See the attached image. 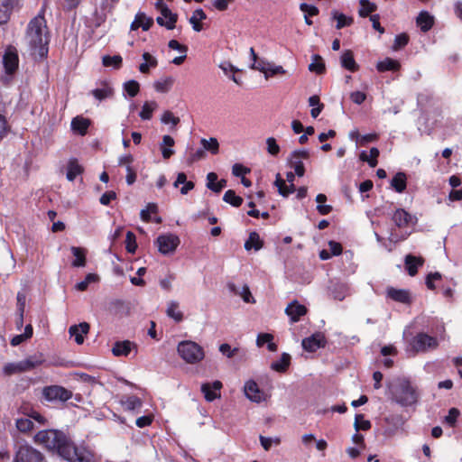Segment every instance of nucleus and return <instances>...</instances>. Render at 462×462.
<instances>
[{"label": "nucleus", "instance_id": "nucleus-39", "mask_svg": "<svg viewBox=\"0 0 462 462\" xmlns=\"http://www.w3.org/2000/svg\"><path fill=\"white\" fill-rule=\"evenodd\" d=\"M16 429L22 433H29L33 430V422L29 418H19L15 420Z\"/></svg>", "mask_w": 462, "mask_h": 462}, {"label": "nucleus", "instance_id": "nucleus-56", "mask_svg": "<svg viewBox=\"0 0 462 462\" xmlns=\"http://www.w3.org/2000/svg\"><path fill=\"white\" fill-rule=\"evenodd\" d=\"M267 152L272 156H277L280 152V146L278 145L274 137H268L266 139Z\"/></svg>", "mask_w": 462, "mask_h": 462}, {"label": "nucleus", "instance_id": "nucleus-10", "mask_svg": "<svg viewBox=\"0 0 462 462\" xmlns=\"http://www.w3.org/2000/svg\"><path fill=\"white\" fill-rule=\"evenodd\" d=\"M309 157L310 152L308 150H295L290 154L288 163L294 169L297 176L302 177L304 175L305 168L302 160L309 159Z\"/></svg>", "mask_w": 462, "mask_h": 462}, {"label": "nucleus", "instance_id": "nucleus-31", "mask_svg": "<svg viewBox=\"0 0 462 462\" xmlns=\"http://www.w3.org/2000/svg\"><path fill=\"white\" fill-rule=\"evenodd\" d=\"M263 246V242L260 238V236L256 232H251L248 239L245 243V248L247 251L254 249L255 251L260 250Z\"/></svg>", "mask_w": 462, "mask_h": 462}, {"label": "nucleus", "instance_id": "nucleus-42", "mask_svg": "<svg viewBox=\"0 0 462 462\" xmlns=\"http://www.w3.org/2000/svg\"><path fill=\"white\" fill-rule=\"evenodd\" d=\"M21 362H22L23 371L25 372V371L32 370V369L35 368L36 366L42 365L43 363V359L42 358V356H30Z\"/></svg>", "mask_w": 462, "mask_h": 462}, {"label": "nucleus", "instance_id": "nucleus-49", "mask_svg": "<svg viewBox=\"0 0 462 462\" xmlns=\"http://www.w3.org/2000/svg\"><path fill=\"white\" fill-rule=\"evenodd\" d=\"M102 62L106 67L113 66L116 69H119L122 65V57L120 55L104 56Z\"/></svg>", "mask_w": 462, "mask_h": 462}, {"label": "nucleus", "instance_id": "nucleus-29", "mask_svg": "<svg viewBox=\"0 0 462 462\" xmlns=\"http://www.w3.org/2000/svg\"><path fill=\"white\" fill-rule=\"evenodd\" d=\"M72 254L75 256V259L72 262L73 267H84L87 263L86 259V250L82 247L72 246L70 248Z\"/></svg>", "mask_w": 462, "mask_h": 462}, {"label": "nucleus", "instance_id": "nucleus-30", "mask_svg": "<svg viewBox=\"0 0 462 462\" xmlns=\"http://www.w3.org/2000/svg\"><path fill=\"white\" fill-rule=\"evenodd\" d=\"M206 18L207 14H205V12L201 8H199L193 12L189 21L195 32H200L203 29V27L199 22L205 20Z\"/></svg>", "mask_w": 462, "mask_h": 462}, {"label": "nucleus", "instance_id": "nucleus-27", "mask_svg": "<svg viewBox=\"0 0 462 462\" xmlns=\"http://www.w3.org/2000/svg\"><path fill=\"white\" fill-rule=\"evenodd\" d=\"M143 62L139 65V71L143 74H148L151 68H155L158 65V60L155 57L149 52L143 53Z\"/></svg>", "mask_w": 462, "mask_h": 462}, {"label": "nucleus", "instance_id": "nucleus-13", "mask_svg": "<svg viewBox=\"0 0 462 462\" xmlns=\"http://www.w3.org/2000/svg\"><path fill=\"white\" fill-rule=\"evenodd\" d=\"M308 312L306 306L294 300L285 309V314L290 318L291 323L300 321V318Z\"/></svg>", "mask_w": 462, "mask_h": 462}, {"label": "nucleus", "instance_id": "nucleus-61", "mask_svg": "<svg viewBox=\"0 0 462 462\" xmlns=\"http://www.w3.org/2000/svg\"><path fill=\"white\" fill-rule=\"evenodd\" d=\"M157 211V204H148L146 209H143L141 211V218L145 221H151V213H155Z\"/></svg>", "mask_w": 462, "mask_h": 462}, {"label": "nucleus", "instance_id": "nucleus-60", "mask_svg": "<svg viewBox=\"0 0 462 462\" xmlns=\"http://www.w3.org/2000/svg\"><path fill=\"white\" fill-rule=\"evenodd\" d=\"M153 415H143L136 419L135 424L138 428H144L150 426L153 421Z\"/></svg>", "mask_w": 462, "mask_h": 462}, {"label": "nucleus", "instance_id": "nucleus-25", "mask_svg": "<svg viewBox=\"0 0 462 462\" xmlns=\"http://www.w3.org/2000/svg\"><path fill=\"white\" fill-rule=\"evenodd\" d=\"M175 141L174 139L170 135H163L162 141L160 144V148L162 151V155L163 159L168 160L174 154V150L171 149V147L174 145Z\"/></svg>", "mask_w": 462, "mask_h": 462}, {"label": "nucleus", "instance_id": "nucleus-7", "mask_svg": "<svg viewBox=\"0 0 462 462\" xmlns=\"http://www.w3.org/2000/svg\"><path fill=\"white\" fill-rule=\"evenodd\" d=\"M156 8L161 12L162 16L156 18L159 25L166 27L168 30L175 28V23L178 20V14L171 11V9L162 1L155 4Z\"/></svg>", "mask_w": 462, "mask_h": 462}, {"label": "nucleus", "instance_id": "nucleus-62", "mask_svg": "<svg viewBox=\"0 0 462 462\" xmlns=\"http://www.w3.org/2000/svg\"><path fill=\"white\" fill-rule=\"evenodd\" d=\"M27 417L29 419H33L41 425H45L47 423V419L34 409H30V413H27Z\"/></svg>", "mask_w": 462, "mask_h": 462}, {"label": "nucleus", "instance_id": "nucleus-46", "mask_svg": "<svg viewBox=\"0 0 462 462\" xmlns=\"http://www.w3.org/2000/svg\"><path fill=\"white\" fill-rule=\"evenodd\" d=\"M355 429L356 431L359 430H368L371 429L372 424L369 420H365V416L363 414H356L355 418Z\"/></svg>", "mask_w": 462, "mask_h": 462}, {"label": "nucleus", "instance_id": "nucleus-45", "mask_svg": "<svg viewBox=\"0 0 462 462\" xmlns=\"http://www.w3.org/2000/svg\"><path fill=\"white\" fill-rule=\"evenodd\" d=\"M333 18L337 20V29H342L343 27L349 26L353 23V18L347 17L343 14L333 12Z\"/></svg>", "mask_w": 462, "mask_h": 462}, {"label": "nucleus", "instance_id": "nucleus-8", "mask_svg": "<svg viewBox=\"0 0 462 462\" xmlns=\"http://www.w3.org/2000/svg\"><path fill=\"white\" fill-rule=\"evenodd\" d=\"M155 244L162 254H169L175 252L180 245V238L173 234L161 235L157 237Z\"/></svg>", "mask_w": 462, "mask_h": 462}, {"label": "nucleus", "instance_id": "nucleus-35", "mask_svg": "<svg viewBox=\"0 0 462 462\" xmlns=\"http://www.w3.org/2000/svg\"><path fill=\"white\" fill-rule=\"evenodd\" d=\"M83 171V168L76 159H71L68 164L67 179L70 181Z\"/></svg>", "mask_w": 462, "mask_h": 462}, {"label": "nucleus", "instance_id": "nucleus-34", "mask_svg": "<svg viewBox=\"0 0 462 462\" xmlns=\"http://www.w3.org/2000/svg\"><path fill=\"white\" fill-rule=\"evenodd\" d=\"M173 83L174 79L172 77H166L155 81L153 87L157 92L166 93L171 88Z\"/></svg>", "mask_w": 462, "mask_h": 462}, {"label": "nucleus", "instance_id": "nucleus-6", "mask_svg": "<svg viewBox=\"0 0 462 462\" xmlns=\"http://www.w3.org/2000/svg\"><path fill=\"white\" fill-rule=\"evenodd\" d=\"M43 454L27 443L15 447L13 462H43Z\"/></svg>", "mask_w": 462, "mask_h": 462}, {"label": "nucleus", "instance_id": "nucleus-37", "mask_svg": "<svg viewBox=\"0 0 462 462\" xmlns=\"http://www.w3.org/2000/svg\"><path fill=\"white\" fill-rule=\"evenodd\" d=\"M309 70L317 74L325 72L326 67L321 56L318 54L312 56V62L309 65Z\"/></svg>", "mask_w": 462, "mask_h": 462}, {"label": "nucleus", "instance_id": "nucleus-26", "mask_svg": "<svg viewBox=\"0 0 462 462\" xmlns=\"http://www.w3.org/2000/svg\"><path fill=\"white\" fill-rule=\"evenodd\" d=\"M125 411H139L143 406V401L136 395H130L121 401Z\"/></svg>", "mask_w": 462, "mask_h": 462}, {"label": "nucleus", "instance_id": "nucleus-53", "mask_svg": "<svg viewBox=\"0 0 462 462\" xmlns=\"http://www.w3.org/2000/svg\"><path fill=\"white\" fill-rule=\"evenodd\" d=\"M124 88L127 94L132 97H135L140 90V85L135 80H129L125 82Z\"/></svg>", "mask_w": 462, "mask_h": 462}, {"label": "nucleus", "instance_id": "nucleus-19", "mask_svg": "<svg viewBox=\"0 0 462 462\" xmlns=\"http://www.w3.org/2000/svg\"><path fill=\"white\" fill-rule=\"evenodd\" d=\"M245 393L248 399L255 402L264 400L263 392L254 380H249L245 383Z\"/></svg>", "mask_w": 462, "mask_h": 462}, {"label": "nucleus", "instance_id": "nucleus-5", "mask_svg": "<svg viewBox=\"0 0 462 462\" xmlns=\"http://www.w3.org/2000/svg\"><path fill=\"white\" fill-rule=\"evenodd\" d=\"M177 351L180 356L188 364H197L205 357L203 347L190 340L179 343Z\"/></svg>", "mask_w": 462, "mask_h": 462}, {"label": "nucleus", "instance_id": "nucleus-38", "mask_svg": "<svg viewBox=\"0 0 462 462\" xmlns=\"http://www.w3.org/2000/svg\"><path fill=\"white\" fill-rule=\"evenodd\" d=\"M167 315L173 319L175 321L180 322L183 319V314L179 310V303L171 301L167 308Z\"/></svg>", "mask_w": 462, "mask_h": 462}, {"label": "nucleus", "instance_id": "nucleus-24", "mask_svg": "<svg viewBox=\"0 0 462 462\" xmlns=\"http://www.w3.org/2000/svg\"><path fill=\"white\" fill-rule=\"evenodd\" d=\"M416 23L422 32H428L433 26L434 17L428 12L422 11L419 14Z\"/></svg>", "mask_w": 462, "mask_h": 462}, {"label": "nucleus", "instance_id": "nucleus-43", "mask_svg": "<svg viewBox=\"0 0 462 462\" xmlns=\"http://www.w3.org/2000/svg\"><path fill=\"white\" fill-rule=\"evenodd\" d=\"M98 281V275L96 273H88L86 275L85 279L75 285L76 290L79 291H85L88 285L92 282H96Z\"/></svg>", "mask_w": 462, "mask_h": 462}, {"label": "nucleus", "instance_id": "nucleus-57", "mask_svg": "<svg viewBox=\"0 0 462 462\" xmlns=\"http://www.w3.org/2000/svg\"><path fill=\"white\" fill-rule=\"evenodd\" d=\"M270 63L266 60H261L259 61L254 62L251 65L252 69H257L263 73H264L265 78L268 79V69H269Z\"/></svg>", "mask_w": 462, "mask_h": 462}, {"label": "nucleus", "instance_id": "nucleus-11", "mask_svg": "<svg viewBox=\"0 0 462 462\" xmlns=\"http://www.w3.org/2000/svg\"><path fill=\"white\" fill-rule=\"evenodd\" d=\"M392 219L399 228L408 227L417 223V217L402 208L396 209Z\"/></svg>", "mask_w": 462, "mask_h": 462}, {"label": "nucleus", "instance_id": "nucleus-47", "mask_svg": "<svg viewBox=\"0 0 462 462\" xmlns=\"http://www.w3.org/2000/svg\"><path fill=\"white\" fill-rule=\"evenodd\" d=\"M125 249L130 254H134L137 249L136 237L132 231H127L126 233Z\"/></svg>", "mask_w": 462, "mask_h": 462}, {"label": "nucleus", "instance_id": "nucleus-21", "mask_svg": "<svg viewBox=\"0 0 462 462\" xmlns=\"http://www.w3.org/2000/svg\"><path fill=\"white\" fill-rule=\"evenodd\" d=\"M405 269L410 276H415L418 273V268L422 266L424 259L420 256L407 254L404 260Z\"/></svg>", "mask_w": 462, "mask_h": 462}, {"label": "nucleus", "instance_id": "nucleus-23", "mask_svg": "<svg viewBox=\"0 0 462 462\" xmlns=\"http://www.w3.org/2000/svg\"><path fill=\"white\" fill-rule=\"evenodd\" d=\"M340 64L344 69L352 72H355L359 69V65L356 62L354 54L350 50H346L342 53L340 57Z\"/></svg>", "mask_w": 462, "mask_h": 462}, {"label": "nucleus", "instance_id": "nucleus-4", "mask_svg": "<svg viewBox=\"0 0 462 462\" xmlns=\"http://www.w3.org/2000/svg\"><path fill=\"white\" fill-rule=\"evenodd\" d=\"M438 346L439 340L436 337L430 336L425 332H419L409 340L406 350L414 356L420 353L433 351Z\"/></svg>", "mask_w": 462, "mask_h": 462}, {"label": "nucleus", "instance_id": "nucleus-52", "mask_svg": "<svg viewBox=\"0 0 462 462\" xmlns=\"http://www.w3.org/2000/svg\"><path fill=\"white\" fill-rule=\"evenodd\" d=\"M441 278H442V275L439 272L430 273L426 276V281H425L427 288L429 290L434 291L436 289V285H435L434 282L440 281Z\"/></svg>", "mask_w": 462, "mask_h": 462}, {"label": "nucleus", "instance_id": "nucleus-1", "mask_svg": "<svg viewBox=\"0 0 462 462\" xmlns=\"http://www.w3.org/2000/svg\"><path fill=\"white\" fill-rule=\"evenodd\" d=\"M35 443L56 452L68 462H96L94 452L87 446H77L71 439L59 430H43L33 437Z\"/></svg>", "mask_w": 462, "mask_h": 462}, {"label": "nucleus", "instance_id": "nucleus-36", "mask_svg": "<svg viewBox=\"0 0 462 462\" xmlns=\"http://www.w3.org/2000/svg\"><path fill=\"white\" fill-rule=\"evenodd\" d=\"M391 186L397 192H402L406 188V175L403 172H398L392 179Z\"/></svg>", "mask_w": 462, "mask_h": 462}, {"label": "nucleus", "instance_id": "nucleus-58", "mask_svg": "<svg viewBox=\"0 0 462 462\" xmlns=\"http://www.w3.org/2000/svg\"><path fill=\"white\" fill-rule=\"evenodd\" d=\"M460 412L458 411V409L457 408H451L449 411H448V414L446 416L445 418V420L446 422L451 426V427H454L456 422H457V420L459 416Z\"/></svg>", "mask_w": 462, "mask_h": 462}, {"label": "nucleus", "instance_id": "nucleus-50", "mask_svg": "<svg viewBox=\"0 0 462 462\" xmlns=\"http://www.w3.org/2000/svg\"><path fill=\"white\" fill-rule=\"evenodd\" d=\"M331 297L336 300H343L346 296V288L343 284L336 285L330 292Z\"/></svg>", "mask_w": 462, "mask_h": 462}, {"label": "nucleus", "instance_id": "nucleus-32", "mask_svg": "<svg viewBox=\"0 0 462 462\" xmlns=\"http://www.w3.org/2000/svg\"><path fill=\"white\" fill-rule=\"evenodd\" d=\"M291 365V356L287 353H283L280 360L272 363L271 368L279 373H284Z\"/></svg>", "mask_w": 462, "mask_h": 462}, {"label": "nucleus", "instance_id": "nucleus-48", "mask_svg": "<svg viewBox=\"0 0 462 462\" xmlns=\"http://www.w3.org/2000/svg\"><path fill=\"white\" fill-rule=\"evenodd\" d=\"M3 370L5 375H12L24 372L21 361L18 363H8L4 366Z\"/></svg>", "mask_w": 462, "mask_h": 462}, {"label": "nucleus", "instance_id": "nucleus-9", "mask_svg": "<svg viewBox=\"0 0 462 462\" xmlns=\"http://www.w3.org/2000/svg\"><path fill=\"white\" fill-rule=\"evenodd\" d=\"M42 394L47 401L66 402L72 397V393L63 386L51 385L43 388Z\"/></svg>", "mask_w": 462, "mask_h": 462}, {"label": "nucleus", "instance_id": "nucleus-16", "mask_svg": "<svg viewBox=\"0 0 462 462\" xmlns=\"http://www.w3.org/2000/svg\"><path fill=\"white\" fill-rule=\"evenodd\" d=\"M133 349L137 352V345L130 340L116 341L112 347V354L115 356H127Z\"/></svg>", "mask_w": 462, "mask_h": 462}, {"label": "nucleus", "instance_id": "nucleus-33", "mask_svg": "<svg viewBox=\"0 0 462 462\" xmlns=\"http://www.w3.org/2000/svg\"><path fill=\"white\" fill-rule=\"evenodd\" d=\"M376 69L381 72L388 70L396 71L400 69V63L395 60L386 58L377 63Z\"/></svg>", "mask_w": 462, "mask_h": 462}, {"label": "nucleus", "instance_id": "nucleus-2", "mask_svg": "<svg viewBox=\"0 0 462 462\" xmlns=\"http://www.w3.org/2000/svg\"><path fill=\"white\" fill-rule=\"evenodd\" d=\"M25 41L33 55L44 58L50 42L45 18L38 14L28 24Z\"/></svg>", "mask_w": 462, "mask_h": 462}, {"label": "nucleus", "instance_id": "nucleus-55", "mask_svg": "<svg viewBox=\"0 0 462 462\" xmlns=\"http://www.w3.org/2000/svg\"><path fill=\"white\" fill-rule=\"evenodd\" d=\"M93 96L98 99L103 100L113 94V90L110 87L106 86L103 88H97L92 91Z\"/></svg>", "mask_w": 462, "mask_h": 462}, {"label": "nucleus", "instance_id": "nucleus-12", "mask_svg": "<svg viewBox=\"0 0 462 462\" xmlns=\"http://www.w3.org/2000/svg\"><path fill=\"white\" fill-rule=\"evenodd\" d=\"M327 340L321 333H316L302 340V347L308 352H316L319 348L325 347Z\"/></svg>", "mask_w": 462, "mask_h": 462}, {"label": "nucleus", "instance_id": "nucleus-63", "mask_svg": "<svg viewBox=\"0 0 462 462\" xmlns=\"http://www.w3.org/2000/svg\"><path fill=\"white\" fill-rule=\"evenodd\" d=\"M219 351L226 357L231 358L236 355L238 349L231 348V346L229 344L224 343L220 345Z\"/></svg>", "mask_w": 462, "mask_h": 462}, {"label": "nucleus", "instance_id": "nucleus-22", "mask_svg": "<svg viewBox=\"0 0 462 462\" xmlns=\"http://www.w3.org/2000/svg\"><path fill=\"white\" fill-rule=\"evenodd\" d=\"M153 24L152 18L147 17L144 13H138L135 15L134 21L131 23V30L135 31L142 27L143 31H147Z\"/></svg>", "mask_w": 462, "mask_h": 462}, {"label": "nucleus", "instance_id": "nucleus-41", "mask_svg": "<svg viewBox=\"0 0 462 462\" xmlns=\"http://www.w3.org/2000/svg\"><path fill=\"white\" fill-rule=\"evenodd\" d=\"M158 105L155 101L145 102L140 112V117L143 120H149L152 118V112L157 108Z\"/></svg>", "mask_w": 462, "mask_h": 462}, {"label": "nucleus", "instance_id": "nucleus-20", "mask_svg": "<svg viewBox=\"0 0 462 462\" xmlns=\"http://www.w3.org/2000/svg\"><path fill=\"white\" fill-rule=\"evenodd\" d=\"M90 326L87 322H81L79 325H73L69 328L70 337H74L75 341L78 345H81L84 342V335L88 334Z\"/></svg>", "mask_w": 462, "mask_h": 462}, {"label": "nucleus", "instance_id": "nucleus-17", "mask_svg": "<svg viewBox=\"0 0 462 462\" xmlns=\"http://www.w3.org/2000/svg\"><path fill=\"white\" fill-rule=\"evenodd\" d=\"M386 295L391 300L403 303V304H411V293L408 290L404 289H396L393 287H388L386 290Z\"/></svg>", "mask_w": 462, "mask_h": 462}, {"label": "nucleus", "instance_id": "nucleus-28", "mask_svg": "<svg viewBox=\"0 0 462 462\" xmlns=\"http://www.w3.org/2000/svg\"><path fill=\"white\" fill-rule=\"evenodd\" d=\"M90 125V122L88 119L81 117V116H76L71 121V128L74 132L79 133L80 135H85L88 128Z\"/></svg>", "mask_w": 462, "mask_h": 462}, {"label": "nucleus", "instance_id": "nucleus-3", "mask_svg": "<svg viewBox=\"0 0 462 462\" xmlns=\"http://www.w3.org/2000/svg\"><path fill=\"white\" fill-rule=\"evenodd\" d=\"M393 400L402 406H411L417 402L416 388L406 378L398 379L393 389Z\"/></svg>", "mask_w": 462, "mask_h": 462}, {"label": "nucleus", "instance_id": "nucleus-51", "mask_svg": "<svg viewBox=\"0 0 462 462\" xmlns=\"http://www.w3.org/2000/svg\"><path fill=\"white\" fill-rule=\"evenodd\" d=\"M218 179L217 175L215 172H209L207 175V187L216 193L220 192V189H217Z\"/></svg>", "mask_w": 462, "mask_h": 462}, {"label": "nucleus", "instance_id": "nucleus-14", "mask_svg": "<svg viewBox=\"0 0 462 462\" xmlns=\"http://www.w3.org/2000/svg\"><path fill=\"white\" fill-rule=\"evenodd\" d=\"M223 384L220 381L216 380L212 383H206L201 385V392L204 394L206 401L213 402L217 398H220V390Z\"/></svg>", "mask_w": 462, "mask_h": 462}, {"label": "nucleus", "instance_id": "nucleus-18", "mask_svg": "<svg viewBox=\"0 0 462 462\" xmlns=\"http://www.w3.org/2000/svg\"><path fill=\"white\" fill-rule=\"evenodd\" d=\"M18 61L19 59L16 51L12 48H8L3 57V64L5 72L7 74H13L18 68Z\"/></svg>", "mask_w": 462, "mask_h": 462}, {"label": "nucleus", "instance_id": "nucleus-54", "mask_svg": "<svg viewBox=\"0 0 462 462\" xmlns=\"http://www.w3.org/2000/svg\"><path fill=\"white\" fill-rule=\"evenodd\" d=\"M161 121L162 124H171L172 126H176L180 123V118L175 116L172 112L167 110L162 114Z\"/></svg>", "mask_w": 462, "mask_h": 462}, {"label": "nucleus", "instance_id": "nucleus-44", "mask_svg": "<svg viewBox=\"0 0 462 462\" xmlns=\"http://www.w3.org/2000/svg\"><path fill=\"white\" fill-rule=\"evenodd\" d=\"M200 143L204 151H209L213 154H217L218 152L219 143L216 138L211 137L208 140L203 138Z\"/></svg>", "mask_w": 462, "mask_h": 462}, {"label": "nucleus", "instance_id": "nucleus-64", "mask_svg": "<svg viewBox=\"0 0 462 462\" xmlns=\"http://www.w3.org/2000/svg\"><path fill=\"white\" fill-rule=\"evenodd\" d=\"M328 247L331 255L337 256L340 255L343 252L342 245L333 240L328 242Z\"/></svg>", "mask_w": 462, "mask_h": 462}, {"label": "nucleus", "instance_id": "nucleus-40", "mask_svg": "<svg viewBox=\"0 0 462 462\" xmlns=\"http://www.w3.org/2000/svg\"><path fill=\"white\" fill-rule=\"evenodd\" d=\"M360 9L358 11L359 15L362 17H366L373 12H374L377 9V5L374 3H371L368 0H360Z\"/></svg>", "mask_w": 462, "mask_h": 462}, {"label": "nucleus", "instance_id": "nucleus-59", "mask_svg": "<svg viewBox=\"0 0 462 462\" xmlns=\"http://www.w3.org/2000/svg\"><path fill=\"white\" fill-rule=\"evenodd\" d=\"M119 0H102L100 7L103 12L104 18L106 16L107 14L112 13L115 4Z\"/></svg>", "mask_w": 462, "mask_h": 462}, {"label": "nucleus", "instance_id": "nucleus-15", "mask_svg": "<svg viewBox=\"0 0 462 462\" xmlns=\"http://www.w3.org/2000/svg\"><path fill=\"white\" fill-rule=\"evenodd\" d=\"M295 173L293 172H288L286 176V180L288 182L291 183L290 186L286 185V182L283 179L281 178L280 174H277L276 180H275V186L278 189L279 193L284 197L287 198L289 194L294 192V185L293 180L295 179Z\"/></svg>", "mask_w": 462, "mask_h": 462}]
</instances>
